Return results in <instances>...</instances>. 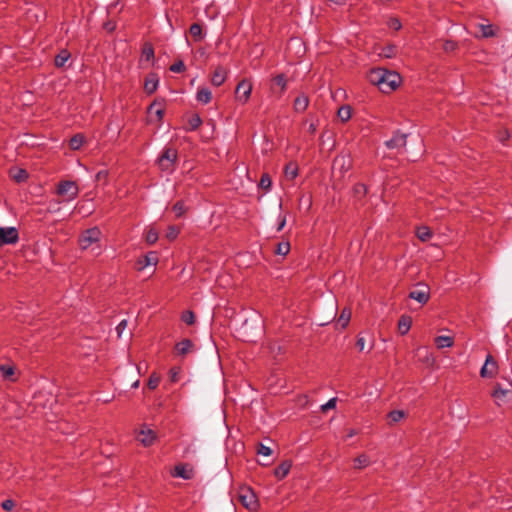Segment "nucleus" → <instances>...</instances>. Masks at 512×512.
<instances>
[{
	"mask_svg": "<svg viewBox=\"0 0 512 512\" xmlns=\"http://www.w3.org/2000/svg\"><path fill=\"white\" fill-rule=\"evenodd\" d=\"M369 80L376 85L382 93L389 94L396 90L402 78L399 73L378 68L371 70Z\"/></svg>",
	"mask_w": 512,
	"mask_h": 512,
	"instance_id": "f257e3e1",
	"label": "nucleus"
},
{
	"mask_svg": "<svg viewBox=\"0 0 512 512\" xmlns=\"http://www.w3.org/2000/svg\"><path fill=\"white\" fill-rule=\"evenodd\" d=\"M102 232L98 227H92L82 232L79 237V245L82 250L99 248Z\"/></svg>",
	"mask_w": 512,
	"mask_h": 512,
	"instance_id": "f03ea898",
	"label": "nucleus"
},
{
	"mask_svg": "<svg viewBox=\"0 0 512 512\" xmlns=\"http://www.w3.org/2000/svg\"><path fill=\"white\" fill-rule=\"evenodd\" d=\"M56 193L62 198V201L70 202L78 196L79 187L74 181H61L57 185Z\"/></svg>",
	"mask_w": 512,
	"mask_h": 512,
	"instance_id": "7ed1b4c3",
	"label": "nucleus"
},
{
	"mask_svg": "<svg viewBox=\"0 0 512 512\" xmlns=\"http://www.w3.org/2000/svg\"><path fill=\"white\" fill-rule=\"evenodd\" d=\"M492 397L497 406L506 405L512 400V382L508 381L505 385L498 383L492 392Z\"/></svg>",
	"mask_w": 512,
	"mask_h": 512,
	"instance_id": "20e7f679",
	"label": "nucleus"
},
{
	"mask_svg": "<svg viewBox=\"0 0 512 512\" xmlns=\"http://www.w3.org/2000/svg\"><path fill=\"white\" fill-rule=\"evenodd\" d=\"M238 500L249 511H256L259 507L257 496L249 487L239 488Z\"/></svg>",
	"mask_w": 512,
	"mask_h": 512,
	"instance_id": "39448f33",
	"label": "nucleus"
},
{
	"mask_svg": "<svg viewBox=\"0 0 512 512\" xmlns=\"http://www.w3.org/2000/svg\"><path fill=\"white\" fill-rule=\"evenodd\" d=\"M19 241V232L15 227L0 226V247L14 245Z\"/></svg>",
	"mask_w": 512,
	"mask_h": 512,
	"instance_id": "423d86ee",
	"label": "nucleus"
},
{
	"mask_svg": "<svg viewBox=\"0 0 512 512\" xmlns=\"http://www.w3.org/2000/svg\"><path fill=\"white\" fill-rule=\"evenodd\" d=\"M177 153L172 148H166L163 154L158 158V166L162 171H171L173 169Z\"/></svg>",
	"mask_w": 512,
	"mask_h": 512,
	"instance_id": "0eeeda50",
	"label": "nucleus"
},
{
	"mask_svg": "<svg viewBox=\"0 0 512 512\" xmlns=\"http://www.w3.org/2000/svg\"><path fill=\"white\" fill-rule=\"evenodd\" d=\"M164 109L161 101L155 100L147 109L148 122H159L163 117Z\"/></svg>",
	"mask_w": 512,
	"mask_h": 512,
	"instance_id": "6e6552de",
	"label": "nucleus"
},
{
	"mask_svg": "<svg viewBox=\"0 0 512 512\" xmlns=\"http://www.w3.org/2000/svg\"><path fill=\"white\" fill-rule=\"evenodd\" d=\"M288 79L285 74H278L270 81V90L274 94H282L286 91Z\"/></svg>",
	"mask_w": 512,
	"mask_h": 512,
	"instance_id": "1a4fd4ad",
	"label": "nucleus"
},
{
	"mask_svg": "<svg viewBox=\"0 0 512 512\" xmlns=\"http://www.w3.org/2000/svg\"><path fill=\"white\" fill-rule=\"evenodd\" d=\"M497 368L498 366L495 359L491 355H488L481 368L480 375L483 378H492L496 374Z\"/></svg>",
	"mask_w": 512,
	"mask_h": 512,
	"instance_id": "9d476101",
	"label": "nucleus"
},
{
	"mask_svg": "<svg viewBox=\"0 0 512 512\" xmlns=\"http://www.w3.org/2000/svg\"><path fill=\"white\" fill-rule=\"evenodd\" d=\"M158 263V255L154 251L148 252L143 257L139 258L136 262V267L139 271L144 270L149 266H156Z\"/></svg>",
	"mask_w": 512,
	"mask_h": 512,
	"instance_id": "9b49d317",
	"label": "nucleus"
},
{
	"mask_svg": "<svg viewBox=\"0 0 512 512\" xmlns=\"http://www.w3.org/2000/svg\"><path fill=\"white\" fill-rule=\"evenodd\" d=\"M407 143V134L400 133L399 131L394 133L393 137L390 140L385 142V145L388 149H400L404 148Z\"/></svg>",
	"mask_w": 512,
	"mask_h": 512,
	"instance_id": "f8f14e48",
	"label": "nucleus"
},
{
	"mask_svg": "<svg viewBox=\"0 0 512 512\" xmlns=\"http://www.w3.org/2000/svg\"><path fill=\"white\" fill-rule=\"evenodd\" d=\"M155 439V432L146 427H143L137 434V440L146 447L152 445Z\"/></svg>",
	"mask_w": 512,
	"mask_h": 512,
	"instance_id": "ddd939ff",
	"label": "nucleus"
},
{
	"mask_svg": "<svg viewBox=\"0 0 512 512\" xmlns=\"http://www.w3.org/2000/svg\"><path fill=\"white\" fill-rule=\"evenodd\" d=\"M350 166L351 160L348 156H337L333 161V172L339 171L340 173H344L349 170Z\"/></svg>",
	"mask_w": 512,
	"mask_h": 512,
	"instance_id": "4468645a",
	"label": "nucleus"
},
{
	"mask_svg": "<svg viewBox=\"0 0 512 512\" xmlns=\"http://www.w3.org/2000/svg\"><path fill=\"white\" fill-rule=\"evenodd\" d=\"M159 84V77L157 74L150 73L146 76L144 80V90L147 94H152L156 91Z\"/></svg>",
	"mask_w": 512,
	"mask_h": 512,
	"instance_id": "2eb2a0df",
	"label": "nucleus"
},
{
	"mask_svg": "<svg viewBox=\"0 0 512 512\" xmlns=\"http://www.w3.org/2000/svg\"><path fill=\"white\" fill-rule=\"evenodd\" d=\"M409 297L421 304H425L430 298L429 289L427 287H423L421 289L413 290L409 293Z\"/></svg>",
	"mask_w": 512,
	"mask_h": 512,
	"instance_id": "dca6fc26",
	"label": "nucleus"
},
{
	"mask_svg": "<svg viewBox=\"0 0 512 512\" xmlns=\"http://www.w3.org/2000/svg\"><path fill=\"white\" fill-rule=\"evenodd\" d=\"M172 477L188 480L191 478V471L184 464H177L170 472Z\"/></svg>",
	"mask_w": 512,
	"mask_h": 512,
	"instance_id": "f3484780",
	"label": "nucleus"
},
{
	"mask_svg": "<svg viewBox=\"0 0 512 512\" xmlns=\"http://www.w3.org/2000/svg\"><path fill=\"white\" fill-rule=\"evenodd\" d=\"M226 77H227L226 69L219 66V67L215 68V70L212 73V77H211L212 84L215 86H220L225 82Z\"/></svg>",
	"mask_w": 512,
	"mask_h": 512,
	"instance_id": "a211bd4d",
	"label": "nucleus"
},
{
	"mask_svg": "<svg viewBox=\"0 0 512 512\" xmlns=\"http://www.w3.org/2000/svg\"><path fill=\"white\" fill-rule=\"evenodd\" d=\"M252 92V83L250 80H241L235 89V93L238 96H250Z\"/></svg>",
	"mask_w": 512,
	"mask_h": 512,
	"instance_id": "6ab92c4d",
	"label": "nucleus"
},
{
	"mask_svg": "<svg viewBox=\"0 0 512 512\" xmlns=\"http://www.w3.org/2000/svg\"><path fill=\"white\" fill-rule=\"evenodd\" d=\"M477 28L480 32L481 37L490 38L497 35L498 28H495L494 25L488 24H478Z\"/></svg>",
	"mask_w": 512,
	"mask_h": 512,
	"instance_id": "aec40b11",
	"label": "nucleus"
},
{
	"mask_svg": "<svg viewBox=\"0 0 512 512\" xmlns=\"http://www.w3.org/2000/svg\"><path fill=\"white\" fill-rule=\"evenodd\" d=\"M191 347V341L189 339H184L175 345L174 353L177 356H184L190 351Z\"/></svg>",
	"mask_w": 512,
	"mask_h": 512,
	"instance_id": "412c9836",
	"label": "nucleus"
},
{
	"mask_svg": "<svg viewBox=\"0 0 512 512\" xmlns=\"http://www.w3.org/2000/svg\"><path fill=\"white\" fill-rule=\"evenodd\" d=\"M291 463L289 461H284L282 462L278 467L275 468L274 470V475L276 478H278L279 480L285 478L290 469H291Z\"/></svg>",
	"mask_w": 512,
	"mask_h": 512,
	"instance_id": "4be33fe9",
	"label": "nucleus"
},
{
	"mask_svg": "<svg viewBox=\"0 0 512 512\" xmlns=\"http://www.w3.org/2000/svg\"><path fill=\"white\" fill-rule=\"evenodd\" d=\"M154 59V49L151 44L145 43L142 48L140 63L150 62Z\"/></svg>",
	"mask_w": 512,
	"mask_h": 512,
	"instance_id": "5701e85b",
	"label": "nucleus"
},
{
	"mask_svg": "<svg viewBox=\"0 0 512 512\" xmlns=\"http://www.w3.org/2000/svg\"><path fill=\"white\" fill-rule=\"evenodd\" d=\"M0 372L5 380L15 381V367L11 364H0Z\"/></svg>",
	"mask_w": 512,
	"mask_h": 512,
	"instance_id": "b1692460",
	"label": "nucleus"
},
{
	"mask_svg": "<svg viewBox=\"0 0 512 512\" xmlns=\"http://www.w3.org/2000/svg\"><path fill=\"white\" fill-rule=\"evenodd\" d=\"M10 177L17 183H21L26 181L28 178V173L25 169L13 168L10 170Z\"/></svg>",
	"mask_w": 512,
	"mask_h": 512,
	"instance_id": "393cba45",
	"label": "nucleus"
},
{
	"mask_svg": "<svg viewBox=\"0 0 512 512\" xmlns=\"http://www.w3.org/2000/svg\"><path fill=\"white\" fill-rule=\"evenodd\" d=\"M435 344L438 349L452 347L454 344V339L451 336H445V335L437 336L435 338Z\"/></svg>",
	"mask_w": 512,
	"mask_h": 512,
	"instance_id": "a878e982",
	"label": "nucleus"
},
{
	"mask_svg": "<svg viewBox=\"0 0 512 512\" xmlns=\"http://www.w3.org/2000/svg\"><path fill=\"white\" fill-rule=\"evenodd\" d=\"M353 463H354L355 469L361 470V469L368 467L371 463V460L368 455L360 454L353 460Z\"/></svg>",
	"mask_w": 512,
	"mask_h": 512,
	"instance_id": "bb28decb",
	"label": "nucleus"
},
{
	"mask_svg": "<svg viewBox=\"0 0 512 512\" xmlns=\"http://www.w3.org/2000/svg\"><path fill=\"white\" fill-rule=\"evenodd\" d=\"M284 175L288 180H294L298 175V165L295 162L286 164Z\"/></svg>",
	"mask_w": 512,
	"mask_h": 512,
	"instance_id": "cd10ccee",
	"label": "nucleus"
},
{
	"mask_svg": "<svg viewBox=\"0 0 512 512\" xmlns=\"http://www.w3.org/2000/svg\"><path fill=\"white\" fill-rule=\"evenodd\" d=\"M71 55L67 50H61L55 57L54 63L56 67H64Z\"/></svg>",
	"mask_w": 512,
	"mask_h": 512,
	"instance_id": "c85d7f7f",
	"label": "nucleus"
},
{
	"mask_svg": "<svg viewBox=\"0 0 512 512\" xmlns=\"http://www.w3.org/2000/svg\"><path fill=\"white\" fill-rule=\"evenodd\" d=\"M416 235L422 242H427L432 238V232L427 226H421L417 229Z\"/></svg>",
	"mask_w": 512,
	"mask_h": 512,
	"instance_id": "c756f323",
	"label": "nucleus"
},
{
	"mask_svg": "<svg viewBox=\"0 0 512 512\" xmlns=\"http://www.w3.org/2000/svg\"><path fill=\"white\" fill-rule=\"evenodd\" d=\"M84 142H85V137L82 134H76L70 139L69 147L72 150H79Z\"/></svg>",
	"mask_w": 512,
	"mask_h": 512,
	"instance_id": "7c9ffc66",
	"label": "nucleus"
},
{
	"mask_svg": "<svg viewBox=\"0 0 512 512\" xmlns=\"http://www.w3.org/2000/svg\"><path fill=\"white\" fill-rule=\"evenodd\" d=\"M351 319V311L349 309H343L338 320L337 324L340 325L342 328H345Z\"/></svg>",
	"mask_w": 512,
	"mask_h": 512,
	"instance_id": "2f4dec72",
	"label": "nucleus"
},
{
	"mask_svg": "<svg viewBox=\"0 0 512 512\" xmlns=\"http://www.w3.org/2000/svg\"><path fill=\"white\" fill-rule=\"evenodd\" d=\"M411 327V320L409 317H401V319L398 322V329L399 332L404 335L406 334Z\"/></svg>",
	"mask_w": 512,
	"mask_h": 512,
	"instance_id": "473e14b6",
	"label": "nucleus"
},
{
	"mask_svg": "<svg viewBox=\"0 0 512 512\" xmlns=\"http://www.w3.org/2000/svg\"><path fill=\"white\" fill-rule=\"evenodd\" d=\"M186 70V66L181 59H177L173 64L170 65L169 71L172 73H183Z\"/></svg>",
	"mask_w": 512,
	"mask_h": 512,
	"instance_id": "72a5a7b5",
	"label": "nucleus"
},
{
	"mask_svg": "<svg viewBox=\"0 0 512 512\" xmlns=\"http://www.w3.org/2000/svg\"><path fill=\"white\" fill-rule=\"evenodd\" d=\"M396 52V46L389 44L382 48V51L379 53V55L385 58H393L396 55Z\"/></svg>",
	"mask_w": 512,
	"mask_h": 512,
	"instance_id": "f704fd0d",
	"label": "nucleus"
},
{
	"mask_svg": "<svg viewBox=\"0 0 512 512\" xmlns=\"http://www.w3.org/2000/svg\"><path fill=\"white\" fill-rule=\"evenodd\" d=\"M338 117L342 122H346L351 118V109L349 106H342L338 109Z\"/></svg>",
	"mask_w": 512,
	"mask_h": 512,
	"instance_id": "c9c22d12",
	"label": "nucleus"
},
{
	"mask_svg": "<svg viewBox=\"0 0 512 512\" xmlns=\"http://www.w3.org/2000/svg\"><path fill=\"white\" fill-rule=\"evenodd\" d=\"M309 105V98H295L294 107L298 112L304 111Z\"/></svg>",
	"mask_w": 512,
	"mask_h": 512,
	"instance_id": "e433bc0d",
	"label": "nucleus"
},
{
	"mask_svg": "<svg viewBox=\"0 0 512 512\" xmlns=\"http://www.w3.org/2000/svg\"><path fill=\"white\" fill-rule=\"evenodd\" d=\"M405 417V413L402 410H393L388 414L389 421L391 423H397Z\"/></svg>",
	"mask_w": 512,
	"mask_h": 512,
	"instance_id": "4c0bfd02",
	"label": "nucleus"
},
{
	"mask_svg": "<svg viewBox=\"0 0 512 512\" xmlns=\"http://www.w3.org/2000/svg\"><path fill=\"white\" fill-rule=\"evenodd\" d=\"M188 209V206L183 201H178L173 206V211L177 217H180Z\"/></svg>",
	"mask_w": 512,
	"mask_h": 512,
	"instance_id": "58836bf2",
	"label": "nucleus"
},
{
	"mask_svg": "<svg viewBox=\"0 0 512 512\" xmlns=\"http://www.w3.org/2000/svg\"><path fill=\"white\" fill-rule=\"evenodd\" d=\"M290 251V243L289 242H280L277 244V248L275 250L276 254L285 256Z\"/></svg>",
	"mask_w": 512,
	"mask_h": 512,
	"instance_id": "ea45409f",
	"label": "nucleus"
},
{
	"mask_svg": "<svg viewBox=\"0 0 512 512\" xmlns=\"http://www.w3.org/2000/svg\"><path fill=\"white\" fill-rule=\"evenodd\" d=\"M170 381L173 383L178 382L181 379V368L180 367H172L169 371Z\"/></svg>",
	"mask_w": 512,
	"mask_h": 512,
	"instance_id": "a19ab883",
	"label": "nucleus"
},
{
	"mask_svg": "<svg viewBox=\"0 0 512 512\" xmlns=\"http://www.w3.org/2000/svg\"><path fill=\"white\" fill-rule=\"evenodd\" d=\"M160 383V376L156 373H152L149 377L147 386L149 389L154 390Z\"/></svg>",
	"mask_w": 512,
	"mask_h": 512,
	"instance_id": "79ce46f5",
	"label": "nucleus"
},
{
	"mask_svg": "<svg viewBox=\"0 0 512 512\" xmlns=\"http://www.w3.org/2000/svg\"><path fill=\"white\" fill-rule=\"evenodd\" d=\"M145 240L148 244H154L158 240V232L150 228L146 233Z\"/></svg>",
	"mask_w": 512,
	"mask_h": 512,
	"instance_id": "37998d69",
	"label": "nucleus"
},
{
	"mask_svg": "<svg viewBox=\"0 0 512 512\" xmlns=\"http://www.w3.org/2000/svg\"><path fill=\"white\" fill-rule=\"evenodd\" d=\"M389 28L398 31L401 29L402 24L398 18H390L387 22Z\"/></svg>",
	"mask_w": 512,
	"mask_h": 512,
	"instance_id": "c03bdc74",
	"label": "nucleus"
},
{
	"mask_svg": "<svg viewBox=\"0 0 512 512\" xmlns=\"http://www.w3.org/2000/svg\"><path fill=\"white\" fill-rule=\"evenodd\" d=\"M337 398H331L329 399L325 404L321 406V411L326 412L330 409H334L336 407Z\"/></svg>",
	"mask_w": 512,
	"mask_h": 512,
	"instance_id": "a18cd8bd",
	"label": "nucleus"
},
{
	"mask_svg": "<svg viewBox=\"0 0 512 512\" xmlns=\"http://www.w3.org/2000/svg\"><path fill=\"white\" fill-rule=\"evenodd\" d=\"M272 181L268 174H263L260 179V187L264 189H269L271 187Z\"/></svg>",
	"mask_w": 512,
	"mask_h": 512,
	"instance_id": "49530a36",
	"label": "nucleus"
},
{
	"mask_svg": "<svg viewBox=\"0 0 512 512\" xmlns=\"http://www.w3.org/2000/svg\"><path fill=\"white\" fill-rule=\"evenodd\" d=\"M257 453L262 456H270L272 454V449L264 444H259L257 448Z\"/></svg>",
	"mask_w": 512,
	"mask_h": 512,
	"instance_id": "de8ad7c7",
	"label": "nucleus"
},
{
	"mask_svg": "<svg viewBox=\"0 0 512 512\" xmlns=\"http://www.w3.org/2000/svg\"><path fill=\"white\" fill-rule=\"evenodd\" d=\"M178 234H179V229L177 227L171 226L167 230L166 238L169 240H174Z\"/></svg>",
	"mask_w": 512,
	"mask_h": 512,
	"instance_id": "09e8293b",
	"label": "nucleus"
},
{
	"mask_svg": "<svg viewBox=\"0 0 512 512\" xmlns=\"http://www.w3.org/2000/svg\"><path fill=\"white\" fill-rule=\"evenodd\" d=\"M203 38L202 28L198 23H194V42H197Z\"/></svg>",
	"mask_w": 512,
	"mask_h": 512,
	"instance_id": "8fccbe9b",
	"label": "nucleus"
},
{
	"mask_svg": "<svg viewBox=\"0 0 512 512\" xmlns=\"http://www.w3.org/2000/svg\"><path fill=\"white\" fill-rule=\"evenodd\" d=\"M14 506V501L11 499L4 500L1 504V507L6 511L12 510Z\"/></svg>",
	"mask_w": 512,
	"mask_h": 512,
	"instance_id": "3c124183",
	"label": "nucleus"
},
{
	"mask_svg": "<svg viewBox=\"0 0 512 512\" xmlns=\"http://www.w3.org/2000/svg\"><path fill=\"white\" fill-rule=\"evenodd\" d=\"M182 320L187 325H192V310H187L186 312H184L182 315Z\"/></svg>",
	"mask_w": 512,
	"mask_h": 512,
	"instance_id": "603ef678",
	"label": "nucleus"
},
{
	"mask_svg": "<svg viewBox=\"0 0 512 512\" xmlns=\"http://www.w3.org/2000/svg\"><path fill=\"white\" fill-rule=\"evenodd\" d=\"M127 327V320H122L116 327L118 337H121L122 333Z\"/></svg>",
	"mask_w": 512,
	"mask_h": 512,
	"instance_id": "864d4df0",
	"label": "nucleus"
},
{
	"mask_svg": "<svg viewBox=\"0 0 512 512\" xmlns=\"http://www.w3.org/2000/svg\"><path fill=\"white\" fill-rule=\"evenodd\" d=\"M286 225V216L285 215H282L280 214L279 217H278V226H277V231H281Z\"/></svg>",
	"mask_w": 512,
	"mask_h": 512,
	"instance_id": "5fc2aeb1",
	"label": "nucleus"
},
{
	"mask_svg": "<svg viewBox=\"0 0 512 512\" xmlns=\"http://www.w3.org/2000/svg\"><path fill=\"white\" fill-rule=\"evenodd\" d=\"M456 48V44L453 41H446L444 44L445 51H452Z\"/></svg>",
	"mask_w": 512,
	"mask_h": 512,
	"instance_id": "6e6d98bb",
	"label": "nucleus"
},
{
	"mask_svg": "<svg viewBox=\"0 0 512 512\" xmlns=\"http://www.w3.org/2000/svg\"><path fill=\"white\" fill-rule=\"evenodd\" d=\"M356 346L360 351H363L365 349V339L364 337H358Z\"/></svg>",
	"mask_w": 512,
	"mask_h": 512,
	"instance_id": "4d7b16f0",
	"label": "nucleus"
},
{
	"mask_svg": "<svg viewBox=\"0 0 512 512\" xmlns=\"http://www.w3.org/2000/svg\"><path fill=\"white\" fill-rule=\"evenodd\" d=\"M425 353L426 354L423 361L426 362L427 364H432L434 362L433 356L427 350H425Z\"/></svg>",
	"mask_w": 512,
	"mask_h": 512,
	"instance_id": "13d9d810",
	"label": "nucleus"
},
{
	"mask_svg": "<svg viewBox=\"0 0 512 512\" xmlns=\"http://www.w3.org/2000/svg\"><path fill=\"white\" fill-rule=\"evenodd\" d=\"M211 92L208 89H199L195 96H210Z\"/></svg>",
	"mask_w": 512,
	"mask_h": 512,
	"instance_id": "bf43d9fd",
	"label": "nucleus"
},
{
	"mask_svg": "<svg viewBox=\"0 0 512 512\" xmlns=\"http://www.w3.org/2000/svg\"><path fill=\"white\" fill-rule=\"evenodd\" d=\"M358 434V431L355 429H349L346 435V438H351Z\"/></svg>",
	"mask_w": 512,
	"mask_h": 512,
	"instance_id": "052dcab7",
	"label": "nucleus"
},
{
	"mask_svg": "<svg viewBox=\"0 0 512 512\" xmlns=\"http://www.w3.org/2000/svg\"><path fill=\"white\" fill-rule=\"evenodd\" d=\"M193 121H194V129H196V127L201 124V119L198 115L194 114Z\"/></svg>",
	"mask_w": 512,
	"mask_h": 512,
	"instance_id": "680f3d73",
	"label": "nucleus"
},
{
	"mask_svg": "<svg viewBox=\"0 0 512 512\" xmlns=\"http://www.w3.org/2000/svg\"><path fill=\"white\" fill-rule=\"evenodd\" d=\"M190 35H192V25L186 30V33H185L187 42H189Z\"/></svg>",
	"mask_w": 512,
	"mask_h": 512,
	"instance_id": "e2e57ef3",
	"label": "nucleus"
},
{
	"mask_svg": "<svg viewBox=\"0 0 512 512\" xmlns=\"http://www.w3.org/2000/svg\"><path fill=\"white\" fill-rule=\"evenodd\" d=\"M508 138H509V134H508V132H506V131H505V132L501 135L500 140H501V141H505V140H506V139H508Z\"/></svg>",
	"mask_w": 512,
	"mask_h": 512,
	"instance_id": "0e129e2a",
	"label": "nucleus"
},
{
	"mask_svg": "<svg viewBox=\"0 0 512 512\" xmlns=\"http://www.w3.org/2000/svg\"><path fill=\"white\" fill-rule=\"evenodd\" d=\"M330 1L337 5H344L346 2V0H330Z\"/></svg>",
	"mask_w": 512,
	"mask_h": 512,
	"instance_id": "69168bd1",
	"label": "nucleus"
},
{
	"mask_svg": "<svg viewBox=\"0 0 512 512\" xmlns=\"http://www.w3.org/2000/svg\"><path fill=\"white\" fill-rule=\"evenodd\" d=\"M199 100H201L203 102V104H208L209 103V100L210 98L208 97H205V98H198Z\"/></svg>",
	"mask_w": 512,
	"mask_h": 512,
	"instance_id": "338daca9",
	"label": "nucleus"
},
{
	"mask_svg": "<svg viewBox=\"0 0 512 512\" xmlns=\"http://www.w3.org/2000/svg\"><path fill=\"white\" fill-rule=\"evenodd\" d=\"M201 56L205 55V50L203 48H199L197 51Z\"/></svg>",
	"mask_w": 512,
	"mask_h": 512,
	"instance_id": "774afa93",
	"label": "nucleus"
}]
</instances>
